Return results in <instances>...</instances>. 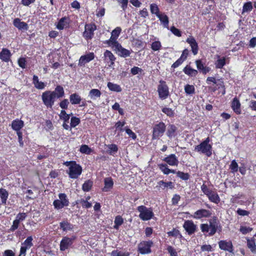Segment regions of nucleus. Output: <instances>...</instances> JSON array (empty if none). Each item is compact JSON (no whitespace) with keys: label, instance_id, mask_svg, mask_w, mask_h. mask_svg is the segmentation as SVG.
I'll return each instance as SVG.
<instances>
[{"label":"nucleus","instance_id":"nucleus-19","mask_svg":"<svg viewBox=\"0 0 256 256\" xmlns=\"http://www.w3.org/2000/svg\"><path fill=\"white\" fill-rule=\"evenodd\" d=\"M196 66L198 70L204 74H206L210 70V68L204 66L201 60H197L195 62Z\"/></svg>","mask_w":256,"mask_h":256},{"label":"nucleus","instance_id":"nucleus-18","mask_svg":"<svg viewBox=\"0 0 256 256\" xmlns=\"http://www.w3.org/2000/svg\"><path fill=\"white\" fill-rule=\"evenodd\" d=\"M104 56L106 62L108 64H109L110 66H112L114 64V62L116 60V58L113 54L110 51L106 50L104 54Z\"/></svg>","mask_w":256,"mask_h":256},{"label":"nucleus","instance_id":"nucleus-49","mask_svg":"<svg viewBox=\"0 0 256 256\" xmlns=\"http://www.w3.org/2000/svg\"><path fill=\"white\" fill-rule=\"evenodd\" d=\"M184 91L188 94H192L195 92V88L194 86L186 84L184 86Z\"/></svg>","mask_w":256,"mask_h":256},{"label":"nucleus","instance_id":"nucleus-4","mask_svg":"<svg viewBox=\"0 0 256 256\" xmlns=\"http://www.w3.org/2000/svg\"><path fill=\"white\" fill-rule=\"evenodd\" d=\"M137 210L140 212L139 218L142 220H149L154 216V213L151 208H148L142 205L138 206Z\"/></svg>","mask_w":256,"mask_h":256},{"label":"nucleus","instance_id":"nucleus-55","mask_svg":"<svg viewBox=\"0 0 256 256\" xmlns=\"http://www.w3.org/2000/svg\"><path fill=\"white\" fill-rule=\"evenodd\" d=\"M96 30V26L94 24H86L84 32H94Z\"/></svg>","mask_w":256,"mask_h":256},{"label":"nucleus","instance_id":"nucleus-64","mask_svg":"<svg viewBox=\"0 0 256 256\" xmlns=\"http://www.w3.org/2000/svg\"><path fill=\"white\" fill-rule=\"evenodd\" d=\"M167 250L170 256H178V252L172 246H168L167 248Z\"/></svg>","mask_w":256,"mask_h":256},{"label":"nucleus","instance_id":"nucleus-34","mask_svg":"<svg viewBox=\"0 0 256 256\" xmlns=\"http://www.w3.org/2000/svg\"><path fill=\"white\" fill-rule=\"evenodd\" d=\"M176 130L177 128L174 124H170L168 126V128L166 132L167 136L170 138H172V137H174L176 136Z\"/></svg>","mask_w":256,"mask_h":256},{"label":"nucleus","instance_id":"nucleus-26","mask_svg":"<svg viewBox=\"0 0 256 256\" xmlns=\"http://www.w3.org/2000/svg\"><path fill=\"white\" fill-rule=\"evenodd\" d=\"M32 84L34 87L38 90H43L46 86V84L44 82L39 81L38 77L36 75L33 76Z\"/></svg>","mask_w":256,"mask_h":256},{"label":"nucleus","instance_id":"nucleus-57","mask_svg":"<svg viewBox=\"0 0 256 256\" xmlns=\"http://www.w3.org/2000/svg\"><path fill=\"white\" fill-rule=\"evenodd\" d=\"M126 124V122L125 121H118V122H116L114 125V126L116 128V130H120V132H123L124 131V129H123V126L125 125Z\"/></svg>","mask_w":256,"mask_h":256},{"label":"nucleus","instance_id":"nucleus-12","mask_svg":"<svg viewBox=\"0 0 256 256\" xmlns=\"http://www.w3.org/2000/svg\"><path fill=\"white\" fill-rule=\"evenodd\" d=\"M183 228L190 236L194 234L197 230L196 225L191 220H185L183 224Z\"/></svg>","mask_w":256,"mask_h":256},{"label":"nucleus","instance_id":"nucleus-25","mask_svg":"<svg viewBox=\"0 0 256 256\" xmlns=\"http://www.w3.org/2000/svg\"><path fill=\"white\" fill-rule=\"evenodd\" d=\"M231 106L234 112L237 114H241L240 103L237 98H235L233 99Z\"/></svg>","mask_w":256,"mask_h":256},{"label":"nucleus","instance_id":"nucleus-39","mask_svg":"<svg viewBox=\"0 0 256 256\" xmlns=\"http://www.w3.org/2000/svg\"><path fill=\"white\" fill-rule=\"evenodd\" d=\"M207 196L210 202L215 204H218L220 201L218 195L216 192L214 190H213L210 194L208 195Z\"/></svg>","mask_w":256,"mask_h":256},{"label":"nucleus","instance_id":"nucleus-47","mask_svg":"<svg viewBox=\"0 0 256 256\" xmlns=\"http://www.w3.org/2000/svg\"><path fill=\"white\" fill-rule=\"evenodd\" d=\"M175 174H176L178 177L184 180H188L190 178V174L187 172L185 173L182 172L178 171Z\"/></svg>","mask_w":256,"mask_h":256},{"label":"nucleus","instance_id":"nucleus-42","mask_svg":"<svg viewBox=\"0 0 256 256\" xmlns=\"http://www.w3.org/2000/svg\"><path fill=\"white\" fill-rule=\"evenodd\" d=\"M114 223V228L116 230H118L120 226L124 223V220L122 216H116L115 218Z\"/></svg>","mask_w":256,"mask_h":256},{"label":"nucleus","instance_id":"nucleus-14","mask_svg":"<svg viewBox=\"0 0 256 256\" xmlns=\"http://www.w3.org/2000/svg\"><path fill=\"white\" fill-rule=\"evenodd\" d=\"M163 161L170 166H178V160L175 154H170L163 159Z\"/></svg>","mask_w":256,"mask_h":256},{"label":"nucleus","instance_id":"nucleus-61","mask_svg":"<svg viewBox=\"0 0 256 256\" xmlns=\"http://www.w3.org/2000/svg\"><path fill=\"white\" fill-rule=\"evenodd\" d=\"M69 104L70 102L68 99H64L60 102L59 106L62 110H64L68 109Z\"/></svg>","mask_w":256,"mask_h":256},{"label":"nucleus","instance_id":"nucleus-53","mask_svg":"<svg viewBox=\"0 0 256 256\" xmlns=\"http://www.w3.org/2000/svg\"><path fill=\"white\" fill-rule=\"evenodd\" d=\"M252 9V3L251 2H248L244 4L242 8V12L244 14V12H250Z\"/></svg>","mask_w":256,"mask_h":256},{"label":"nucleus","instance_id":"nucleus-52","mask_svg":"<svg viewBox=\"0 0 256 256\" xmlns=\"http://www.w3.org/2000/svg\"><path fill=\"white\" fill-rule=\"evenodd\" d=\"M80 122V119L76 116H72L70 120V128H74Z\"/></svg>","mask_w":256,"mask_h":256},{"label":"nucleus","instance_id":"nucleus-35","mask_svg":"<svg viewBox=\"0 0 256 256\" xmlns=\"http://www.w3.org/2000/svg\"><path fill=\"white\" fill-rule=\"evenodd\" d=\"M101 92L96 88L92 89L89 93L88 96L92 100H95L98 98H100L101 96Z\"/></svg>","mask_w":256,"mask_h":256},{"label":"nucleus","instance_id":"nucleus-58","mask_svg":"<svg viewBox=\"0 0 256 256\" xmlns=\"http://www.w3.org/2000/svg\"><path fill=\"white\" fill-rule=\"evenodd\" d=\"M20 222L16 218V219L13 221L12 224L10 228V231L14 232L17 230L19 226Z\"/></svg>","mask_w":256,"mask_h":256},{"label":"nucleus","instance_id":"nucleus-60","mask_svg":"<svg viewBox=\"0 0 256 256\" xmlns=\"http://www.w3.org/2000/svg\"><path fill=\"white\" fill-rule=\"evenodd\" d=\"M252 230V228L250 226H240V231L243 234H246L249 232H250Z\"/></svg>","mask_w":256,"mask_h":256},{"label":"nucleus","instance_id":"nucleus-46","mask_svg":"<svg viewBox=\"0 0 256 256\" xmlns=\"http://www.w3.org/2000/svg\"><path fill=\"white\" fill-rule=\"evenodd\" d=\"M108 148V152L110 155H114L118 150V147L116 144H110L107 146Z\"/></svg>","mask_w":256,"mask_h":256},{"label":"nucleus","instance_id":"nucleus-3","mask_svg":"<svg viewBox=\"0 0 256 256\" xmlns=\"http://www.w3.org/2000/svg\"><path fill=\"white\" fill-rule=\"evenodd\" d=\"M56 99L55 94L51 90H46L42 94V102L47 108H52Z\"/></svg>","mask_w":256,"mask_h":256},{"label":"nucleus","instance_id":"nucleus-29","mask_svg":"<svg viewBox=\"0 0 256 256\" xmlns=\"http://www.w3.org/2000/svg\"><path fill=\"white\" fill-rule=\"evenodd\" d=\"M60 229H62L64 232L72 230L74 228L73 224L68 222V220H64L61 222L60 223Z\"/></svg>","mask_w":256,"mask_h":256},{"label":"nucleus","instance_id":"nucleus-51","mask_svg":"<svg viewBox=\"0 0 256 256\" xmlns=\"http://www.w3.org/2000/svg\"><path fill=\"white\" fill-rule=\"evenodd\" d=\"M80 151L81 153L89 154H90L92 150L88 145L82 144L80 147Z\"/></svg>","mask_w":256,"mask_h":256},{"label":"nucleus","instance_id":"nucleus-16","mask_svg":"<svg viewBox=\"0 0 256 256\" xmlns=\"http://www.w3.org/2000/svg\"><path fill=\"white\" fill-rule=\"evenodd\" d=\"M186 42L190 44L193 54H197L198 51V46L196 40L193 37L190 36L186 39Z\"/></svg>","mask_w":256,"mask_h":256},{"label":"nucleus","instance_id":"nucleus-56","mask_svg":"<svg viewBox=\"0 0 256 256\" xmlns=\"http://www.w3.org/2000/svg\"><path fill=\"white\" fill-rule=\"evenodd\" d=\"M80 204H81L83 208H89L92 206L91 202L83 198L80 199Z\"/></svg>","mask_w":256,"mask_h":256},{"label":"nucleus","instance_id":"nucleus-8","mask_svg":"<svg viewBox=\"0 0 256 256\" xmlns=\"http://www.w3.org/2000/svg\"><path fill=\"white\" fill-rule=\"evenodd\" d=\"M152 240H143L140 242L138 246V251L142 254H150L152 252L151 248L153 246Z\"/></svg>","mask_w":256,"mask_h":256},{"label":"nucleus","instance_id":"nucleus-9","mask_svg":"<svg viewBox=\"0 0 256 256\" xmlns=\"http://www.w3.org/2000/svg\"><path fill=\"white\" fill-rule=\"evenodd\" d=\"M82 171L81 166L76 162L73 166H70V168H68V174L70 178L76 179L82 174Z\"/></svg>","mask_w":256,"mask_h":256},{"label":"nucleus","instance_id":"nucleus-6","mask_svg":"<svg viewBox=\"0 0 256 256\" xmlns=\"http://www.w3.org/2000/svg\"><path fill=\"white\" fill-rule=\"evenodd\" d=\"M59 200H55L53 202V205L55 209L60 210L69 205V200L67 196L64 193L58 194Z\"/></svg>","mask_w":256,"mask_h":256},{"label":"nucleus","instance_id":"nucleus-21","mask_svg":"<svg viewBox=\"0 0 256 256\" xmlns=\"http://www.w3.org/2000/svg\"><path fill=\"white\" fill-rule=\"evenodd\" d=\"M118 52L119 56L122 58H126L130 56V52L129 50L124 48L120 44H118L117 47L114 49Z\"/></svg>","mask_w":256,"mask_h":256},{"label":"nucleus","instance_id":"nucleus-43","mask_svg":"<svg viewBox=\"0 0 256 256\" xmlns=\"http://www.w3.org/2000/svg\"><path fill=\"white\" fill-rule=\"evenodd\" d=\"M158 17L164 26L167 28L168 24V16L164 14H160Z\"/></svg>","mask_w":256,"mask_h":256},{"label":"nucleus","instance_id":"nucleus-50","mask_svg":"<svg viewBox=\"0 0 256 256\" xmlns=\"http://www.w3.org/2000/svg\"><path fill=\"white\" fill-rule=\"evenodd\" d=\"M150 10L152 14H155L157 16L160 14L159 8L155 4H152L150 5Z\"/></svg>","mask_w":256,"mask_h":256},{"label":"nucleus","instance_id":"nucleus-11","mask_svg":"<svg viewBox=\"0 0 256 256\" xmlns=\"http://www.w3.org/2000/svg\"><path fill=\"white\" fill-rule=\"evenodd\" d=\"M76 239L75 236H72V238L68 236H64L60 242V250L61 251H64L67 250L70 246H71Z\"/></svg>","mask_w":256,"mask_h":256},{"label":"nucleus","instance_id":"nucleus-31","mask_svg":"<svg viewBox=\"0 0 256 256\" xmlns=\"http://www.w3.org/2000/svg\"><path fill=\"white\" fill-rule=\"evenodd\" d=\"M70 101L72 104H80L82 98L77 93H74L70 96Z\"/></svg>","mask_w":256,"mask_h":256},{"label":"nucleus","instance_id":"nucleus-27","mask_svg":"<svg viewBox=\"0 0 256 256\" xmlns=\"http://www.w3.org/2000/svg\"><path fill=\"white\" fill-rule=\"evenodd\" d=\"M70 22V19L68 17L62 18L58 22L56 27L60 30H62L68 27Z\"/></svg>","mask_w":256,"mask_h":256},{"label":"nucleus","instance_id":"nucleus-30","mask_svg":"<svg viewBox=\"0 0 256 256\" xmlns=\"http://www.w3.org/2000/svg\"><path fill=\"white\" fill-rule=\"evenodd\" d=\"M183 72L186 74L191 77L196 76L198 74V72L197 70L192 68L188 65H186L184 68L183 69Z\"/></svg>","mask_w":256,"mask_h":256},{"label":"nucleus","instance_id":"nucleus-48","mask_svg":"<svg viewBox=\"0 0 256 256\" xmlns=\"http://www.w3.org/2000/svg\"><path fill=\"white\" fill-rule=\"evenodd\" d=\"M162 111L170 118H172L174 116V112L171 108L164 107L162 109Z\"/></svg>","mask_w":256,"mask_h":256},{"label":"nucleus","instance_id":"nucleus-7","mask_svg":"<svg viewBox=\"0 0 256 256\" xmlns=\"http://www.w3.org/2000/svg\"><path fill=\"white\" fill-rule=\"evenodd\" d=\"M158 97L161 100L166 99L170 95L169 88L166 82L164 80H160L158 86Z\"/></svg>","mask_w":256,"mask_h":256},{"label":"nucleus","instance_id":"nucleus-44","mask_svg":"<svg viewBox=\"0 0 256 256\" xmlns=\"http://www.w3.org/2000/svg\"><path fill=\"white\" fill-rule=\"evenodd\" d=\"M72 114V113L70 114H66V112L64 110H62L60 111V114L59 115L60 118L61 120H62L64 122H68L69 119L70 118V116Z\"/></svg>","mask_w":256,"mask_h":256},{"label":"nucleus","instance_id":"nucleus-40","mask_svg":"<svg viewBox=\"0 0 256 256\" xmlns=\"http://www.w3.org/2000/svg\"><path fill=\"white\" fill-rule=\"evenodd\" d=\"M208 182H206V181H204L203 182V184L201 186V190L202 192L208 196V195H210V193L213 191V190L211 188H210L209 187H208V186L207 184H208Z\"/></svg>","mask_w":256,"mask_h":256},{"label":"nucleus","instance_id":"nucleus-5","mask_svg":"<svg viewBox=\"0 0 256 256\" xmlns=\"http://www.w3.org/2000/svg\"><path fill=\"white\" fill-rule=\"evenodd\" d=\"M166 130V125L163 122L154 124L152 128V140H158L162 137Z\"/></svg>","mask_w":256,"mask_h":256},{"label":"nucleus","instance_id":"nucleus-32","mask_svg":"<svg viewBox=\"0 0 256 256\" xmlns=\"http://www.w3.org/2000/svg\"><path fill=\"white\" fill-rule=\"evenodd\" d=\"M158 166L164 174H168L170 173L175 174L176 172V170L170 169L166 164H160L158 165Z\"/></svg>","mask_w":256,"mask_h":256},{"label":"nucleus","instance_id":"nucleus-10","mask_svg":"<svg viewBox=\"0 0 256 256\" xmlns=\"http://www.w3.org/2000/svg\"><path fill=\"white\" fill-rule=\"evenodd\" d=\"M94 58L95 54L93 52H89L86 54L82 55L79 58L78 66L84 67L86 64L92 60Z\"/></svg>","mask_w":256,"mask_h":256},{"label":"nucleus","instance_id":"nucleus-15","mask_svg":"<svg viewBox=\"0 0 256 256\" xmlns=\"http://www.w3.org/2000/svg\"><path fill=\"white\" fill-rule=\"evenodd\" d=\"M112 36L110 38L106 40V43L109 46H111L112 48H114L117 47V44H120L116 40L120 33H111Z\"/></svg>","mask_w":256,"mask_h":256},{"label":"nucleus","instance_id":"nucleus-54","mask_svg":"<svg viewBox=\"0 0 256 256\" xmlns=\"http://www.w3.org/2000/svg\"><path fill=\"white\" fill-rule=\"evenodd\" d=\"M161 43L160 41H154L151 44V48L154 51H157L160 49Z\"/></svg>","mask_w":256,"mask_h":256},{"label":"nucleus","instance_id":"nucleus-59","mask_svg":"<svg viewBox=\"0 0 256 256\" xmlns=\"http://www.w3.org/2000/svg\"><path fill=\"white\" fill-rule=\"evenodd\" d=\"M128 252H122L118 250H114L111 252V256H129Z\"/></svg>","mask_w":256,"mask_h":256},{"label":"nucleus","instance_id":"nucleus-37","mask_svg":"<svg viewBox=\"0 0 256 256\" xmlns=\"http://www.w3.org/2000/svg\"><path fill=\"white\" fill-rule=\"evenodd\" d=\"M247 246L252 253L256 254V244L254 239H247Z\"/></svg>","mask_w":256,"mask_h":256},{"label":"nucleus","instance_id":"nucleus-22","mask_svg":"<svg viewBox=\"0 0 256 256\" xmlns=\"http://www.w3.org/2000/svg\"><path fill=\"white\" fill-rule=\"evenodd\" d=\"M13 24L14 26L20 30H28V25L24 22H22L21 20L18 18H15L14 20Z\"/></svg>","mask_w":256,"mask_h":256},{"label":"nucleus","instance_id":"nucleus-45","mask_svg":"<svg viewBox=\"0 0 256 256\" xmlns=\"http://www.w3.org/2000/svg\"><path fill=\"white\" fill-rule=\"evenodd\" d=\"M32 240V236H28L24 242L22 243V246L28 249L30 248L33 246Z\"/></svg>","mask_w":256,"mask_h":256},{"label":"nucleus","instance_id":"nucleus-17","mask_svg":"<svg viewBox=\"0 0 256 256\" xmlns=\"http://www.w3.org/2000/svg\"><path fill=\"white\" fill-rule=\"evenodd\" d=\"M186 42L190 44L193 54H197L198 51V46L196 40L193 37L190 36L186 39Z\"/></svg>","mask_w":256,"mask_h":256},{"label":"nucleus","instance_id":"nucleus-36","mask_svg":"<svg viewBox=\"0 0 256 256\" xmlns=\"http://www.w3.org/2000/svg\"><path fill=\"white\" fill-rule=\"evenodd\" d=\"M8 196V192L4 188H0V198L2 204H6Z\"/></svg>","mask_w":256,"mask_h":256},{"label":"nucleus","instance_id":"nucleus-63","mask_svg":"<svg viewBox=\"0 0 256 256\" xmlns=\"http://www.w3.org/2000/svg\"><path fill=\"white\" fill-rule=\"evenodd\" d=\"M167 234L168 236L177 238L180 234V231L178 229L174 228L172 230L168 232Z\"/></svg>","mask_w":256,"mask_h":256},{"label":"nucleus","instance_id":"nucleus-62","mask_svg":"<svg viewBox=\"0 0 256 256\" xmlns=\"http://www.w3.org/2000/svg\"><path fill=\"white\" fill-rule=\"evenodd\" d=\"M230 168L232 172H236L238 170V164L235 160H233L232 162Z\"/></svg>","mask_w":256,"mask_h":256},{"label":"nucleus","instance_id":"nucleus-2","mask_svg":"<svg viewBox=\"0 0 256 256\" xmlns=\"http://www.w3.org/2000/svg\"><path fill=\"white\" fill-rule=\"evenodd\" d=\"M210 138H206L199 144L195 146L194 151L204 154L208 157L211 156L212 155V145L210 144Z\"/></svg>","mask_w":256,"mask_h":256},{"label":"nucleus","instance_id":"nucleus-20","mask_svg":"<svg viewBox=\"0 0 256 256\" xmlns=\"http://www.w3.org/2000/svg\"><path fill=\"white\" fill-rule=\"evenodd\" d=\"M211 82L213 84V85L216 86L214 87L213 91H216L218 90L220 86H222V84L223 83L220 80H216L214 76H209L206 79V83L208 84H210Z\"/></svg>","mask_w":256,"mask_h":256},{"label":"nucleus","instance_id":"nucleus-23","mask_svg":"<svg viewBox=\"0 0 256 256\" xmlns=\"http://www.w3.org/2000/svg\"><path fill=\"white\" fill-rule=\"evenodd\" d=\"M11 56L10 50L6 48H3L0 52V59L4 62H8L10 60Z\"/></svg>","mask_w":256,"mask_h":256},{"label":"nucleus","instance_id":"nucleus-33","mask_svg":"<svg viewBox=\"0 0 256 256\" xmlns=\"http://www.w3.org/2000/svg\"><path fill=\"white\" fill-rule=\"evenodd\" d=\"M55 94V97L56 99L63 97L64 95V91L63 87L62 86L58 85L54 89V90L52 91Z\"/></svg>","mask_w":256,"mask_h":256},{"label":"nucleus","instance_id":"nucleus-41","mask_svg":"<svg viewBox=\"0 0 256 256\" xmlns=\"http://www.w3.org/2000/svg\"><path fill=\"white\" fill-rule=\"evenodd\" d=\"M93 186V182L90 180H87L84 182L82 186V190L86 192H89L91 190Z\"/></svg>","mask_w":256,"mask_h":256},{"label":"nucleus","instance_id":"nucleus-28","mask_svg":"<svg viewBox=\"0 0 256 256\" xmlns=\"http://www.w3.org/2000/svg\"><path fill=\"white\" fill-rule=\"evenodd\" d=\"M104 188H102V191L107 192L112 188L114 186V182L111 177L106 178L104 180Z\"/></svg>","mask_w":256,"mask_h":256},{"label":"nucleus","instance_id":"nucleus-1","mask_svg":"<svg viewBox=\"0 0 256 256\" xmlns=\"http://www.w3.org/2000/svg\"><path fill=\"white\" fill-rule=\"evenodd\" d=\"M209 224H201L200 228L202 232L206 236H212L214 235L218 228V218L214 216L212 219L208 220Z\"/></svg>","mask_w":256,"mask_h":256},{"label":"nucleus","instance_id":"nucleus-38","mask_svg":"<svg viewBox=\"0 0 256 256\" xmlns=\"http://www.w3.org/2000/svg\"><path fill=\"white\" fill-rule=\"evenodd\" d=\"M107 86L110 90L112 92H120L122 90L120 85L116 84H114L112 82H108Z\"/></svg>","mask_w":256,"mask_h":256},{"label":"nucleus","instance_id":"nucleus-24","mask_svg":"<svg viewBox=\"0 0 256 256\" xmlns=\"http://www.w3.org/2000/svg\"><path fill=\"white\" fill-rule=\"evenodd\" d=\"M11 125L12 128L16 132H21L20 130L24 126V122L20 120L16 119L12 122Z\"/></svg>","mask_w":256,"mask_h":256},{"label":"nucleus","instance_id":"nucleus-13","mask_svg":"<svg viewBox=\"0 0 256 256\" xmlns=\"http://www.w3.org/2000/svg\"><path fill=\"white\" fill-rule=\"evenodd\" d=\"M211 215L212 212L209 210L202 208L195 212L192 217L198 220L202 218H209Z\"/></svg>","mask_w":256,"mask_h":256}]
</instances>
